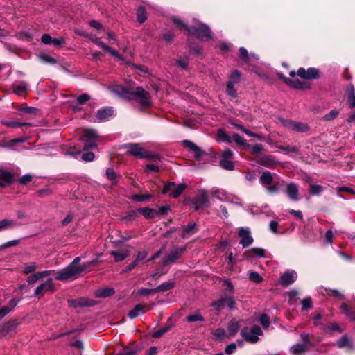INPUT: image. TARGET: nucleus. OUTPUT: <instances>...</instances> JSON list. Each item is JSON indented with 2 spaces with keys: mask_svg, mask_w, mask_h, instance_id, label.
<instances>
[{
  "mask_svg": "<svg viewBox=\"0 0 355 355\" xmlns=\"http://www.w3.org/2000/svg\"><path fill=\"white\" fill-rule=\"evenodd\" d=\"M14 180L13 173L2 167H0V187H5L10 184Z\"/></svg>",
  "mask_w": 355,
  "mask_h": 355,
  "instance_id": "nucleus-14",
  "label": "nucleus"
},
{
  "mask_svg": "<svg viewBox=\"0 0 355 355\" xmlns=\"http://www.w3.org/2000/svg\"><path fill=\"white\" fill-rule=\"evenodd\" d=\"M186 247L175 248L171 250L166 256L162 259L163 266H167L175 262L184 254Z\"/></svg>",
  "mask_w": 355,
  "mask_h": 355,
  "instance_id": "nucleus-7",
  "label": "nucleus"
},
{
  "mask_svg": "<svg viewBox=\"0 0 355 355\" xmlns=\"http://www.w3.org/2000/svg\"><path fill=\"white\" fill-rule=\"evenodd\" d=\"M221 282H223V284L227 287L223 291H227V294L234 293V286L230 280L223 279H221Z\"/></svg>",
  "mask_w": 355,
  "mask_h": 355,
  "instance_id": "nucleus-43",
  "label": "nucleus"
},
{
  "mask_svg": "<svg viewBox=\"0 0 355 355\" xmlns=\"http://www.w3.org/2000/svg\"><path fill=\"white\" fill-rule=\"evenodd\" d=\"M232 137L236 144H238L239 145H246L245 140L243 137H241L239 135L234 133L232 135Z\"/></svg>",
  "mask_w": 355,
  "mask_h": 355,
  "instance_id": "nucleus-64",
  "label": "nucleus"
},
{
  "mask_svg": "<svg viewBox=\"0 0 355 355\" xmlns=\"http://www.w3.org/2000/svg\"><path fill=\"white\" fill-rule=\"evenodd\" d=\"M198 232V228L195 223H191L182 227V237L187 239L193 236Z\"/></svg>",
  "mask_w": 355,
  "mask_h": 355,
  "instance_id": "nucleus-18",
  "label": "nucleus"
},
{
  "mask_svg": "<svg viewBox=\"0 0 355 355\" xmlns=\"http://www.w3.org/2000/svg\"><path fill=\"white\" fill-rule=\"evenodd\" d=\"M275 163L274 157L271 155H267L262 158L261 164L267 167H271Z\"/></svg>",
  "mask_w": 355,
  "mask_h": 355,
  "instance_id": "nucleus-45",
  "label": "nucleus"
},
{
  "mask_svg": "<svg viewBox=\"0 0 355 355\" xmlns=\"http://www.w3.org/2000/svg\"><path fill=\"white\" fill-rule=\"evenodd\" d=\"M103 50L106 51L109 53H110L112 56L118 58L119 60H123V56H121L118 51H116L115 49H112L109 47L108 46H105V47L103 49Z\"/></svg>",
  "mask_w": 355,
  "mask_h": 355,
  "instance_id": "nucleus-49",
  "label": "nucleus"
},
{
  "mask_svg": "<svg viewBox=\"0 0 355 355\" xmlns=\"http://www.w3.org/2000/svg\"><path fill=\"white\" fill-rule=\"evenodd\" d=\"M224 304L223 295L222 294L221 297L218 300L213 302L211 306L216 310L219 311L224 306Z\"/></svg>",
  "mask_w": 355,
  "mask_h": 355,
  "instance_id": "nucleus-51",
  "label": "nucleus"
},
{
  "mask_svg": "<svg viewBox=\"0 0 355 355\" xmlns=\"http://www.w3.org/2000/svg\"><path fill=\"white\" fill-rule=\"evenodd\" d=\"M233 157V153L230 149H225L221 155L220 159H232Z\"/></svg>",
  "mask_w": 355,
  "mask_h": 355,
  "instance_id": "nucleus-63",
  "label": "nucleus"
},
{
  "mask_svg": "<svg viewBox=\"0 0 355 355\" xmlns=\"http://www.w3.org/2000/svg\"><path fill=\"white\" fill-rule=\"evenodd\" d=\"M259 322L262 324L264 329L268 328L270 320L269 317L266 314H262L259 318Z\"/></svg>",
  "mask_w": 355,
  "mask_h": 355,
  "instance_id": "nucleus-47",
  "label": "nucleus"
},
{
  "mask_svg": "<svg viewBox=\"0 0 355 355\" xmlns=\"http://www.w3.org/2000/svg\"><path fill=\"white\" fill-rule=\"evenodd\" d=\"M13 92L19 96L24 94L27 90V84L25 82H18L12 85Z\"/></svg>",
  "mask_w": 355,
  "mask_h": 355,
  "instance_id": "nucleus-24",
  "label": "nucleus"
},
{
  "mask_svg": "<svg viewBox=\"0 0 355 355\" xmlns=\"http://www.w3.org/2000/svg\"><path fill=\"white\" fill-rule=\"evenodd\" d=\"M263 150V146L261 144H256L250 147V153L253 155H259Z\"/></svg>",
  "mask_w": 355,
  "mask_h": 355,
  "instance_id": "nucleus-52",
  "label": "nucleus"
},
{
  "mask_svg": "<svg viewBox=\"0 0 355 355\" xmlns=\"http://www.w3.org/2000/svg\"><path fill=\"white\" fill-rule=\"evenodd\" d=\"M337 345L339 347H352L351 340L347 336H343L338 340Z\"/></svg>",
  "mask_w": 355,
  "mask_h": 355,
  "instance_id": "nucleus-40",
  "label": "nucleus"
},
{
  "mask_svg": "<svg viewBox=\"0 0 355 355\" xmlns=\"http://www.w3.org/2000/svg\"><path fill=\"white\" fill-rule=\"evenodd\" d=\"M107 178L111 181L116 182V173L112 168H107L106 171Z\"/></svg>",
  "mask_w": 355,
  "mask_h": 355,
  "instance_id": "nucleus-59",
  "label": "nucleus"
},
{
  "mask_svg": "<svg viewBox=\"0 0 355 355\" xmlns=\"http://www.w3.org/2000/svg\"><path fill=\"white\" fill-rule=\"evenodd\" d=\"M312 307V300L311 297H307L302 301V310L306 311Z\"/></svg>",
  "mask_w": 355,
  "mask_h": 355,
  "instance_id": "nucleus-53",
  "label": "nucleus"
},
{
  "mask_svg": "<svg viewBox=\"0 0 355 355\" xmlns=\"http://www.w3.org/2000/svg\"><path fill=\"white\" fill-rule=\"evenodd\" d=\"M81 260L80 257H76L73 261L66 268L58 270L55 279L59 281H67L77 279L86 268L94 265L96 260H92L81 265H78Z\"/></svg>",
  "mask_w": 355,
  "mask_h": 355,
  "instance_id": "nucleus-2",
  "label": "nucleus"
},
{
  "mask_svg": "<svg viewBox=\"0 0 355 355\" xmlns=\"http://www.w3.org/2000/svg\"><path fill=\"white\" fill-rule=\"evenodd\" d=\"M139 212L141 213L146 218H153L155 217L156 211L150 208H140Z\"/></svg>",
  "mask_w": 355,
  "mask_h": 355,
  "instance_id": "nucleus-35",
  "label": "nucleus"
},
{
  "mask_svg": "<svg viewBox=\"0 0 355 355\" xmlns=\"http://www.w3.org/2000/svg\"><path fill=\"white\" fill-rule=\"evenodd\" d=\"M113 114V110L111 107L101 109L98 111L96 116L99 120H105Z\"/></svg>",
  "mask_w": 355,
  "mask_h": 355,
  "instance_id": "nucleus-28",
  "label": "nucleus"
},
{
  "mask_svg": "<svg viewBox=\"0 0 355 355\" xmlns=\"http://www.w3.org/2000/svg\"><path fill=\"white\" fill-rule=\"evenodd\" d=\"M347 98L351 107H355V89L353 85H349L347 89Z\"/></svg>",
  "mask_w": 355,
  "mask_h": 355,
  "instance_id": "nucleus-33",
  "label": "nucleus"
},
{
  "mask_svg": "<svg viewBox=\"0 0 355 355\" xmlns=\"http://www.w3.org/2000/svg\"><path fill=\"white\" fill-rule=\"evenodd\" d=\"M38 268V266L35 262H31L25 264L24 268L23 270V272L24 274H29L33 272Z\"/></svg>",
  "mask_w": 355,
  "mask_h": 355,
  "instance_id": "nucleus-38",
  "label": "nucleus"
},
{
  "mask_svg": "<svg viewBox=\"0 0 355 355\" xmlns=\"http://www.w3.org/2000/svg\"><path fill=\"white\" fill-rule=\"evenodd\" d=\"M1 123L12 128H18L24 125H30L31 123H21L17 121H13V120H1Z\"/></svg>",
  "mask_w": 355,
  "mask_h": 355,
  "instance_id": "nucleus-27",
  "label": "nucleus"
},
{
  "mask_svg": "<svg viewBox=\"0 0 355 355\" xmlns=\"http://www.w3.org/2000/svg\"><path fill=\"white\" fill-rule=\"evenodd\" d=\"M110 254L114 257L115 261L119 262L126 259L130 255V251L128 250L111 251Z\"/></svg>",
  "mask_w": 355,
  "mask_h": 355,
  "instance_id": "nucleus-25",
  "label": "nucleus"
},
{
  "mask_svg": "<svg viewBox=\"0 0 355 355\" xmlns=\"http://www.w3.org/2000/svg\"><path fill=\"white\" fill-rule=\"evenodd\" d=\"M40 58L42 61L47 62V63H50V64H55L56 63V60L53 58H52L51 56L46 55V54H44V53L40 54Z\"/></svg>",
  "mask_w": 355,
  "mask_h": 355,
  "instance_id": "nucleus-55",
  "label": "nucleus"
},
{
  "mask_svg": "<svg viewBox=\"0 0 355 355\" xmlns=\"http://www.w3.org/2000/svg\"><path fill=\"white\" fill-rule=\"evenodd\" d=\"M249 279L254 283H260L263 280L262 277L257 272H249Z\"/></svg>",
  "mask_w": 355,
  "mask_h": 355,
  "instance_id": "nucleus-48",
  "label": "nucleus"
},
{
  "mask_svg": "<svg viewBox=\"0 0 355 355\" xmlns=\"http://www.w3.org/2000/svg\"><path fill=\"white\" fill-rule=\"evenodd\" d=\"M240 327V321L236 320H231L227 327L228 334L227 336L229 337H234L239 331Z\"/></svg>",
  "mask_w": 355,
  "mask_h": 355,
  "instance_id": "nucleus-20",
  "label": "nucleus"
},
{
  "mask_svg": "<svg viewBox=\"0 0 355 355\" xmlns=\"http://www.w3.org/2000/svg\"><path fill=\"white\" fill-rule=\"evenodd\" d=\"M319 76V71L315 68H309L306 70V79H314Z\"/></svg>",
  "mask_w": 355,
  "mask_h": 355,
  "instance_id": "nucleus-42",
  "label": "nucleus"
},
{
  "mask_svg": "<svg viewBox=\"0 0 355 355\" xmlns=\"http://www.w3.org/2000/svg\"><path fill=\"white\" fill-rule=\"evenodd\" d=\"M97 138L96 131L92 129L84 130L82 136V141L84 142V150L94 148L96 146V139Z\"/></svg>",
  "mask_w": 355,
  "mask_h": 355,
  "instance_id": "nucleus-6",
  "label": "nucleus"
},
{
  "mask_svg": "<svg viewBox=\"0 0 355 355\" xmlns=\"http://www.w3.org/2000/svg\"><path fill=\"white\" fill-rule=\"evenodd\" d=\"M155 293H156L155 288L149 289V288H141L137 291V294L139 295H141V296H144V295H147Z\"/></svg>",
  "mask_w": 355,
  "mask_h": 355,
  "instance_id": "nucleus-54",
  "label": "nucleus"
},
{
  "mask_svg": "<svg viewBox=\"0 0 355 355\" xmlns=\"http://www.w3.org/2000/svg\"><path fill=\"white\" fill-rule=\"evenodd\" d=\"M123 148L129 155L139 158H156L158 155L153 154L144 149L141 144H126Z\"/></svg>",
  "mask_w": 355,
  "mask_h": 355,
  "instance_id": "nucleus-4",
  "label": "nucleus"
},
{
  "mask_svg": "<svg viewBox=\"0 0 355 355\" xmlns=\"http://www.w3.org/2000/svg\"><path fill=\"white\" fill-rule=\"evenodd\" d=\"M297 277V274L295 270H288L281 276L279 283L282 286H287L293 284Z\"/></svg>",
  "mask_w": 355,
  "mask_h": 355,
  "instance_id": "nucleus-16",
  "label": "nucleus"
},
{
  "mask_svg": "<svg viewBox=\"0 0 355 355\" xmlns=\"http://www.w3.org/2000/svg\"><path fill=\"white\" fill-rule=\"evenodd\" d=\"M54 286L52 279H48L44 283L40 284L35 290V295L37 297L42 296L45 293L49 291H53Z\"/></svg>",
  "mask_w": 355,
  "mask_h": 355,
  "instance_id": "nucleus-15",
  "label": "nucleus"
},
{
  "mask_svg": "<svg viewBox=\"0 0 355 355\" xmlns=\"http://www.w3.org/2000/svg\"><path fill=\"white\" fill-rule=\"evenodd\" d=\"M112 92L118 96L128 100H137L143 106L148 107L152 103L150 94L141 87L135 89L116 85Z\"/></svg>",
  "mask_w": 355,
  "mask_h": 355,
  "instance_id": "nucleus-1",
  "label": "nucleus"
},
{
  "mask_svg": "<svg viewBox=\"0 0 355 355\" xmlns=\"http://www.w3.org/2000/svg\"><path fill=\"white\" fill-rule=\"evenodd\" d=\"M152 196L150 194H141V195H133L131 196V199L137 202L146 201L151 198Z\"/></svg>",
  "mask_w": 355,
  "mask_h": 355,
  "instance_id": "nucleus-44",
  "label": "nucleus"
},
{
  "mask_svg": "<svg viewBox=\"0 0 355 355\" xmlns=\"http://www.w3.org/2000/svg\"><path fill=\"white\" fill-rule=\"evenodd\" d=\"M272 180V174L268 171H264L260 176V182L265 187L270 185Z\"/></svg>",
  "mask_w": 355,
  "mask_h": 355,
  "instance_id": "nucleus-26",
  "label": "nucleus"
},
{
  "mask_svg": "<svg viewBox=\"0 0 355 355\" xmlns=\"http://www.w3.org/2000/svg\"><path fill=\"white\" fill-rule=\"evenodd\" d=\"M192 203L195 205L196 209L207 207L209 205V201L207 191L200 190L198 196L193 199Z\"/></svg>",
  "mask_w": 355,
  "mask_h": 355,
  "instance_id": "nucleus-9",
  "label": "nucleus"
},
{
  "mask_svg": "<svg viewBox=\"0 0 355 355\" xmlns=\"http://www.w3.org/2000/svg\"><path fill=\"white\" fill-rule=\"evenodd\" d=\"M284 127L297 132H306L309 128L306 123L288 119H280Z\"/></svg>",
  "mask_w": 355,
  "mask_h": 355,
  "instance_id": "nucleus-8",
  "label": "nucleus"
},
{
  "mask_svg": "<svg viewBox=\"0 0 355 355\" xmlns=\"http://www.w3.org/2000/svg\"><path fill=\"white\" fill-rule=\"evenodd\" d=\"M146 307V305L143 304H137L133 309H132L129 313L128 316L131 319H134L137 317H138L140 315H143L146 313V310L144 309Z\"/></svg>",
  "mask_w": 355,
  "mask_h": 355,
  "instance_id": "nucleus-21",
  "label": "nucleus"
},
{
  "mask_svg": "<svg viewBox=\"0 0 355 355\" xmlns=\"http://www.w3.org/2000/svg\"><path fill=\"white\" fill-rule=\"evenodd\" d=\"M26 141V138H16L13 139H10L9 141H3L0 144V147L7 148L10 150L19 151L24 148H21L18 146L20 143H24Z\"/></svg>",
  "mask_w": 355,
  "mask_h": 355,
  "instance_id": "nucleus-10",
  "label": "nucleus"
},
{
  "mask_svg": "<svg viewBox=\"0 0 355 355\" xmlns=\"http://www.w3.org/2000/svg\"><path fill=\"white\" fill-rule=\"evenodd\" d=\"M187 186L185 184H180L178 186H175V187L173 189V191L170 193L169 196L170 197L173 198H176L179 197L181 193L184 191Z\"/></svg>",
  "mask_w": 355,
  "mask_h": 355,
  "instance_id": "nucleus-31",
  "label": "nucleus"
},
{
  "mask_svg": "<svg viewBox=\"0 0 355 355\" xmlns=\"http://www.w3.org/2000/svg\"><path fill=\"white\" fill-rule=\"evenodd\" d=\"M172 21L180 29L187 30L189 35H195L200 40H209L211 38V33L209 28L205 24L196 21L194 26L189 27L176 17H172Z\"/></svg>",
  "mask_w": 355,
  "mask_h": 355,
  "instance_id": "nucleus-3",
  "label": "nucleus"
},
{
  "mask_svg": "<svg viewBox=\"0 0 355 355\" xmlns=\"http://www.w3.org/2000/svg\"><path fill=\"white\" fill-rule=\"evenodd\" d=\"M234 84L233 81L227 83V94L232 97H236L237 94L236 89L234 88Z\"/></svg>",
  "mask_w": 355,
  "mask_h": 355,
  "instance_id": "nucleus-41",
  "label": "nucleus"
},
{
  "mask_svg": "<svg viewBox=\"0 0 355 355\" xmlns=\"http://www.w3.org/2000/svg\"><path fill=\"white\" fill-rule=\"evenodd\" d=\"M240 52V58L245 60L246 62H249L250 61L251 58H254L255 60H258L257 57L254 54L248 55V51L244 47H241L239 49Z\"/></svg>",
  "mask_w": 355,
  "mask_h": 355,
  "instance_id": "nucleus-36",
  "label": "nucleus"
},
{
  "mask_svg": "<svg viewBox=\"0 0 355 355\" xmlns=\"http://www.w3.org/2000/svg\"><path fill=\"white\" fill-rule=\"evenodd\" d=\"M285 83L295 89H306L309 87V84L306 82L300 80L299 79H285Z\"/></svg>",
  "mask_w": 355,
  "mask_h": 355,
  "instance_id": "nucleus-19",
  "label": "nucleus"
},
{
  "mask_svg": "<svg viewBox=\"0 0 355 355\" xmlns=\"http://www.w3.org/2000/svg\"><path fill=\"white\" fill-rule=\"evenodd\" d=\"M16 223L12 219L5 218L0 220V232L15 227Z\"/></svg>",
  "mask_w": 355,
  "mask_h": 355,
  "instance_id": "nucleus-30",
  "label": "nucleus"
},
{
  "mask_svg": "<svg viewBox=\"0 0 355 355\" xmlns=\"http://www.w3.org/2000/svg\"><path fill=\"white\" fill-rule=\"evenodd\" d=\"M236 349V345L234 343L227 345L225 349V354L227 355H231L234 352Z\"/></svg>",
  "mask_w": 355,
  "mask_h": 355,
  "instance_id": "nucleus-62",
  "label": "nucleus"
},
{
  "mask_svg": "<svg viewBox=\"0 0 355 355\" xmlns=\"http://www.w3.org/2000/svg\"><path fill=\"white\" fill-rule=\"evenodd\" d=\"M68 304L71 307L78 308V307H89L96 304V302L93 300H90L85 297H81L79 299H73L69 300Z\"/></svg>",
  "mask_w": 355,
  "mask_h": 355,
  "instance_id": "nucleus-12",
  "label": "nucleus"
},
{
  "mask_svg": "<svg viewBox=\"0 0 355 355\" xmlns=\"http://www.w3.org/2000/svg\"><path fill=\"white\" fill-rule=\"evenodd\" d=\"M339 114V112L337 110H332L328 114L323 116L324 121H332L335 119Z\"/></svg>",
  "mask_w": 355,
  "mask_h": 355,
  "instance_id": "nucleus-46",
  "label": "nucleus"
},
{
  "mask_svg": "<svg viewBox=\"0 0 355 355\" xmlns=\"http://www.w3.org/2000/svg\"><path fill=\"white\" fill-rule=\"evenodd\" d=\"M174 286H175V284L173 282H171V281L165 282L161 284L157 288H155L156 293L165 292V291H169L171 288H173Z\"/></svg>",
  "mask_w": 355,
  "mask_h": 355,
  "instance_id": "nucleus-32",
  "label": "nucleus"
},
{
  "mask_svg": "<svg viewBox=\"0 0 355 355\" xmlns=\"http://www.w3.org/2000/svg\"><path fill=\"white\" fill-rule=\"evenodd\" d=\"M89 37L92 42H94L96 45H98L101 49H103L105 47L106 44L101 42L99 38L92 35H89Z\"/></svg>",
  "mask_w": 355,
  "mask_h": 355,
  "instance_id": "nucleus-60",
  "label": "nucleus"
},
{
  "mask_svg": "<svg viewBox=\"0 0 355 355\" xmlns=\"http://www.w3.org/2000/svg\"><path fill=\"white\" fill-rule=\"evenodd\" d=\"M241 335L247 342L256 343L259 340V337L263 335V331L259 326L254 325L251 328H243L241 331Z\"/></svg>",
  "mask_w": 355,
  "mask_h": 355,
  "instance_id": "nucleus-5",
  "label": "nucleus"
},
{
  "mask_svg": "<svg viewBox=\"0 0 355 355\" xmlns=\"http://www.w3.org/2000/svg\"><path fill=\"white\" fill-rule=\"evenodd\" d=\"M220 165L226 170L232 171L234 169V164L231 159H220Z\"/></svg>",
  "mask_w": 355,
  "mask_h": 355,
  "instance_id": "nucleus-39",
  "label": "nucleus"
},
{
  "mask_svg": "<svg viewBox=\"0 0 355 355\" xmlns=\"http://www.w3.org/2000/svg\"><path fill=\"white\" fill-rule=\"evenodd\" d=\"M95 155L92 152H87L83 154L82 159L85 162H92L94 159Z\"/></svg>",
  "mask_w": 355,
  "mask_h": 355,
  "instance_id": "nucleus-61",
  "label": "nucleus"
},
{
  "mask_svg": "<svg viewBox=\"0 0 355 355\" xmlns=\"http://www.w3.org/2000/svg\"><path fill=\"white\" fill-rule=\"evenodd\" d=\"M241 77V73L239 71L234 70L232 72V73L230 76V81H233L234 83H239Z\"/></svg>",
  "mask_w": 355,
  "mask_h": 355,
  "instance_id": "nucleus-56",
  "label": "nucleus"
},
{
  "mask_svg": "<svg viewBox=\"0 0 355 355\" xmlns=\"http://www.w3.org/2000/svg\"><path fill=\"white\" fill-rule=\"evenodd\" d=\"M217 135L218 137L227 141L228 143H231L232 141V138L223 129L218 130Z\"/></svg>",
  "mask_w": 355,
  "mask_h": 355,
  "instance_id": "nucleus-50",
  "label": "nucleus"
},
{
  "mask_svg": "<svg viewBox=\"0 0 355 355\" xmlns=\"http://www.w3.org/2000/svg\"><path fill=\"white\" fill-rule=\"evenodd\" d=\"M323 188L320 185H311L310 187L311 193L313 196L320 194Z\"/></svg>",
  "mask_w": 355,
  "mask_h": 355,
  "instance_id": "nucleus-57",
  "label": "nucleus"
},
{
  "mask_svg": "<svg viewBox=\"0 0 355 355\" xmlns=\"http://www.w3.org/2000/svg\"><path fill=\"white\" fill-rule=\"evenodd\" d=\"M185 320L188 322H194L197 321H204V318L199 311H196L193 314L189 315L185 318Z\"/></svg>",
  "mask_w": 355,
  "mask_h": 355,
  "instance_id": "nucleus-34",
  "label": "nucleus"
},
{
  "mask_svg": "<svg viewBox=\"0 0 355 355\" xmlns=\"http://www.w3.org/2000/svg\"><path fill=\"white\" fill-rule=\"evenodd\" d=\"M285 192L291 200L294 202H297L300 200L299 188L296 184L293 182L287 184L286 186Z\"/></svg>",
  "mask_w": 355,
  "mask_h": 355,
  "instance_id": "nucleus-13",
  "label": "nucleus"
},
{
  "mask_svg": "<svg viewBox=\"0 0 355 355\" xmlns=\"http://www.w3.org/2000/svg\"><path fill=\"white\" fill-rule=\"evenodd\" d=\"M239 236L241 238L240 244L242 245L243 248L248 247L253 242V238L251 236V232L249 228H240L239 231Z\"/></svg>",
  "mask_w": 355,
  "mask_h": 355,
  "instance_id": "nucleus-11",
  "label": "nucleus"
},
{
  "mask_svg": "<svg viewBox=\"0 0 355 355\" xmlns=\"http://www.w3.org/2000/svg\"><path fill=\"white\" fill-rule=\"evenodd\" d=\"M244 256L246 259L253 257H265L266 256V251L263 248H252L250 250L245 252Z\"/></svg>",
  "mask_w": 355,
  "mask_h": 355,
  "instance_id": "nucleus-17",
  "label": "nucleus"
},
{
  "mask_svg": "<svg viewBox=\"0 0 355 355\" xmlns=\"http://www.w3.org/2000/svg\"><path fill=\"white\" fill-rule=\"evenodd\" d=\"M137 20L140 24L146 20V11L144 7H139L137 10Z\"/></svg>",
  "mask_w": 355,
  "mask_h": 355,
  "instance_id": "nucleus-37",
  "label": "nucleus"
},
{
  "mask_svg": "<svg viewBox=\"0 0 355 355\" xmlns=\"http://www.w3.org/2000/svg\"><path fill=\"white\" fill-rule=\"evenodd\" d=\"M309 348L306 344L298 343L291 347V351L294 355H300L306 352Z\"/></svg>",
  "mask_w": 355,
  "mask_h": 355,
  "instance_id": "nucleus-29",
  "label": "nucleus"
},
{
  "mask_svg": "<svg viewBox=\"0 0 355 355\" xmlns=\"http://www.w3.org/2000/svg\"><path fill=\"white\" fill-rule=\"evenodd\" d=\"M223 295L224 302L225 304H227V307L230 310L235 309L236 302L234 299V293L227 294V291H223Z\"/></svg>",
  "mask_w": 355,
  "mask_h": 355,
  "instance_id": "nucleus-22",
  "label": "nucleus"
},
{
  "mask_svg": "<svg viewBox=\"0 0 355 355\" xmlns=\"http://www.w3.org/2000/svg\"><path fill=\"white\" fill-rule=\"evenodd\" d=\"M214 193L216 195V198L221 201H225L227 199L226 193L224 191L217 189L214 191Z\"/></svg>",
  "mask_w": 355,
  "mask_h": 355,
  "instance_id": "nucleus-58",
  "label": "nucleus"
},
{
  "mask_svg": "<svg viewBox=\"0 0 355 355\" xmlns=\"http://www.w3.org/2000/svg\"><path fill=\"white\" fill-rule=\"evenodd\" d=\"M114 288L106 287L98 289L95 291V296L97 297H107L114 294Z\"/></svg>",
  "mask_w": 355,
  "mask_h": 355,
  "instance_id": "nucleus-23",
  "label": "nucleus"
}]
</instances>
